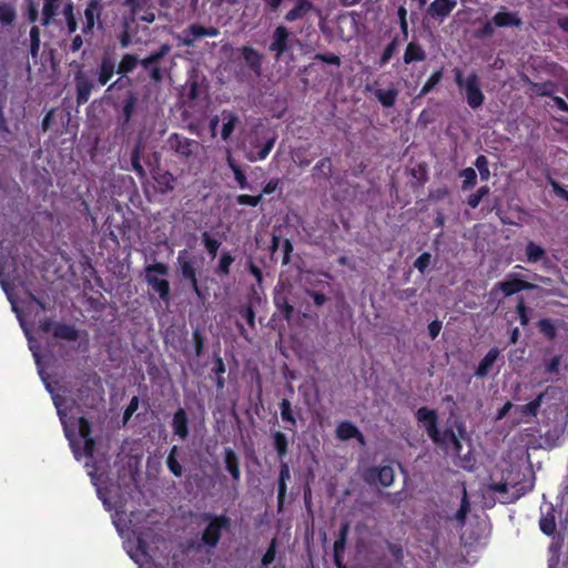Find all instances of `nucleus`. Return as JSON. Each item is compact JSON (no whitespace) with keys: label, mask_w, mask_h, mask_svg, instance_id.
Here are the masks:
<instances>
[{"label":"nucleus","mask_w":568,"mask_h":568,"mask_svg":"<svg viewBox=\"0 0 568 568\" xmlns=\"http://www.w3.org/2000/svg\"><path fill=\"white\" fill-rule=\"evenodd\" d=\"M172 430L181 440H185L189 436V418L184 408H178L172 418Z\"/></svg>","instance_id":"nucleus-18"},{"label":"nucleus","mask_w":568,"mask_h":568,"mask_svg":"<svg viewBox=\"0 0 568 568\" xmlns=\"http://www.w3.org/2000/svg\"><path fill=\"white\" fill-rule=\"evenodd\" d=\"M516 313L518 314L520 324L523 326H526L529 323V316H528V307L526 306V303L523 297H519L518 303L516 305Z\"/></svg>","instance_id":"nucleus-62"},{"label":"nucleus","mask_w":568,"mask_h":568,"mask_svg":"<svg viewBox=\"0 0 568 568\" xmlns=\"http://www.w3.org/2000/svg\"><path fill=\"white\" fill-rule=\"evenodd\" d=\"M201 30L200 23H191L186 29L182 31V33L176 34L175 39L178 40L179 45L193 47L196 40L202 38V33H199Z\"/></svg>","instance_id":"nucleus-21"},{"label":"nucleus","mask_w":568,"mask_h":568,"mask_svg":"<svg viewBox=\"0 0 568 568\" xmlns=\"http://www.w3.org/2000/svg\"><path fill=\"white\" fill-rule=\"evenodd\" d=\"M535 287V284L526 282L519 278L517 274L511 273L507 276V280L498 282L494 288L500 290L505 296H511L520 291L532 290Z\"/></svg>","instance_id":"nucleus-13"},{"label":"nucleus","mask_w":568,"mask_h":568,"mask_svg":"<svg viewBox=\"0 0 568 568\" xmlns=\"http://www.w3.org/2000/svg\"><path fill=\"white\" fill-rule=\"evenodd\" d=\"M290 38L291 33L285 26H277L273 31L268 50L274 52L276 60H278L284 53L292 50Z\"/></svg>","instance_id":"nucleus-10"},{"label":"nucleus","mask_w":568,"mask_h":568,"mask_svg":"<svg viewBox=\"0 0 568 568\" xmlns=\"http://www.w3.org/2000/svg\"><path fill=\"white\" fill-rule=\"evenodd\" d=\"M225 468L234 481L241 478L240 460L235 452L231 447L224 448Z\"/></svg>","instance_id":"nucleus-25"},{"label":"nucleus","mask_w":568,"mask_h":568,"mask_svg":"<svg viewBox=\"0 0 568 568\" xmlns=\"http://www.w3.org/2000/svg\"><path fill=\"white\" fill-rule=\"evenodd\" d=\"M430 253L424 252L415 260L414 267L417 268L420 273H425V271L430 264Z\"/></svg>","instance_id":"nucleus-63"},{"label":"nucleus","mask_w":568,"mask_h":568,"mask_svg":"<svg viewBox=\"0 0 568 568\" xmlns=\"http://www.w3.org/2000/svg\"><path fill=\"white\" fill-rule=\"evenodd\" d=\"M115 73L116 49L114 44H108L102 48L95 69L92 71L93 79H90L82 70L74 74L77 103L79 105L85 104L95 85H106Z\"/></svg>","instance_id":"nucleus-1"},{"label":"nucleus","mask_w":568,"mask_h":568,"mask_svg":"<svg viewBox=\"0 0 568 568\" xmlns=\"http://www.w3.org/2000/svg\"><path fill=\"white\" fill-rule=\"evenodd\" d=\"M168 145L179 158L190 160L195 156L199 142L179 133H172L168 139Z\"/></svg>","instance_id":"nucleus-7"},{"label":"nucleus","mask_w":568,"mask_h":568,"mask_svg":"<svg viewBox=\"0 0 568 568\" xmlns=\"http://www.w3.org/2000/svg\"><path fill=\"white\" fill-rule=\"evenodd\" d=\"M459 176L464 179L462 189L469 190L477 183V173L473 168L463 169L459 172Z\"/></svg>","instance_id":"nucleus-44"},{"label":"nucleus","mask_w":568,"mask_h":568,"mask_svg":"<svg viewBox=\"0 0 568 568\" xmlns=\"http://www.w3.org/2000/svg\"><path fill=\"white\" fill-rule=\"evenodd\" d=\"M273 302L276 311L280 312L286 321H291L294 314V306L290 303L284 291L275 290Z\"/></svg>","instance_id":"nucleus-22"},{"label":"nucleus","mask_w":568,"mask_h":568,"mask_svg":"<svg viewBox=\"0 0 568 568\" xmlns=\"http://www.w3.org/2000/svg\"><path fill=\"white\" fill-rule=\"evenodd\" d=\"M499 356V351L496 347H493L488 351V353L484 356V358L479 362L475 375L477 377H485L489 371L491 369L493 365L497 361Z\"/></svg>","instance_id":"nucleus-28"},{"label":"nucleus","mask_w":568,"mask_h":568,"mask_svg":"<svg viewBox=\"0 0 568 568\" xmlns=\"http://www.w3.org/2000/svg\"><path fill=\"white\" fill-rule=\"evenodd\" d=\"M474 164L479 172L481 181H488L490 178L488 159L485 155L480 154L476 158Z\"/></svg>","instance_id":"nucleus-49"},{"label":"nucleus","mask_w":568,"mask_h":568,"mask_svg":"<svg viewBox=\"0 0 568 568\" xmlns=\"http://www.w3.org/2000/svg\"><path fill=\"white\" fill-rule=\"evenodd\" d=\"M201 239L207 254L214 258L217 255L221 242L217 239L211 236L207 231L202 233Z\"/></svg>","instance_id":"nucleus-41"},{"label":"nucleus","mask_w":568,"mask_h":568,"mask_svg":"<svg viewBox=\"0 0 568 568\" xmlns=\"http://www.w3.org/2000/svg\"><path fill=\"white\" fill-rule=\"evenodd\" d=\"M281 417L283 422L288 423L291 426L287 427L290 430H294L297 426V422L292 408V404L287 398H283L280 404Z\"/></svg>","instance_id":"nucleus-36"},{"label":"nucleus","mask_w":568,"mask_h":568,"mask_svg":"<svg viewBox=\"0 0 568 568\" xmlns=\"http://www.w3.org/2000/svg\"><path fill=\"white\" fill-rule=\"evenodd\" d=\"M222 120H223V126L221 131V136L224 141H227L230 136L232 135L236 124L239 123L240 119L236 113H234L231 110H223L222 111Z\"/></svg>","instance_id":"nucleus-29"},{"label":"nucleus","mask_w":568,"mask_h":568,"mask_svg":"<svg viewBox=\"0 0 568 568\" xmlns=\"http://www.w3.org/2000/svg\"><path fill=\"white\" fill-rule=\"evenodd\" d=\"M418 423L423 424L426 429L427 435L432 440H437V436L439 435V429L437 426L438 416L436 410L428 409L427 407H420L415 414Z\"/></svg>","instance_id":"nucleus-14"},{"label":"nucleus","mask_w":568,"mask_h":568,"mask_svg":"<svg viewBox=\"0 0 568 568\" xmlns=\"http://www.w3.org/2000/svg\"><path fill=\"white\" fill-rule=\"evenodd\" d=\"M17 17L14 8L9 3H0V23L11 24Z\"/></svg>","instance_id":"nucleus-46"},{"label":"nucleus","mask_w":568,"mask_h":568,"mask_svg":"<svg viewBox=\"0 0 568 568\" xmlns=\"http://www.w3.org/2000/svg\"><path fill=\"white\" fill-rule=\"evenodd\" d=\"M315 174H323L325 179H328L332 174V162L328 156L320 160L313 168Z\"/></svg>","instance_id":"nucleus-52"},{"label":"nucleus","mask_w":568,"mask_h":568,"mask_svg":"<svg viewBox=\"0 0 568 568\" xmlns=\"http://www.w3.org/2000/svg\"><path fill=\"white\" fill-rule=\"evenodd\" d=\"M495 28H497L494 23L493 18L487 20L481 28L475 31V38L477 39H488L491 38L495 33Z\"/></svg>","instance_id":"nucleus-51"},{"label":"nucleus","mask_w":568,"mask_h":568,"mask_svg":"<svg viewBox=\"0 0 568 568\" xmlns=\"http://www.w3.org/2000/svg\"><path fill=\"white\" fill-rule=\"evenodd\" d=\"M60 0H44L42 8L41 24L47 27L51 23V20L57 16L59 10Z\"/></svg>","instance_id":"nucleus-37"},{"label":"nucleus","mask_w":568,"mask_h":568,"mask_svg":"<svg viewBox=\"0 0 568 568\" xmlns=\"http://www.w3.org/2000/svg\"><path fill=\"white\" fill-rule=\"evenodd\" d=\"M539 527L545 535L551 536L556 530L555 517L552 515L541 517Z\"/></svg>","instance_id":"nucleus-54"},{"label":"nucleus","mask_w":568,"mask_h":568,"mask_svg":"<svg viewBox=\"0 0 568 568\" xmlns=\"http://www.w3.org/2000/svg\"><path fill=\"white\" fill-rule=\"evenodd\" d=\"M237 312L246 321L251 328L255 327V312L252 304L241 306Z\"/></svg>","instance_id":"nucleus-55"},{"label":"nucleus","mask_w":568,"mask_h":568,"mask_svg":"<svg viewBox=\"0 0 568 568\" xmlns=\"http://www.w3.org/2000/svg\"><path fill=\"white\" fill-rule=\"evenodd\" d=\"M123 29L118 36L119 45L121 49H126L132 44V30L129 21H124L122 24Z\"/></svg>","instance_id":"nucleus-47"},{"label":"nucleus","mask_w":568,"mask_h":568,"mask_svg":"<svg viewBox=\"0 0 568 568\" xmlns=\"http://www.w3.org/2000/svg\"><path fill=\"white\" fill-rule=\"evenodd\" d=\"M464 91L469 108L476 110L483 105L485 95L479 87V78L475 72L466 78Z\"/></svg>","instance_id":"nucleus-8"},{"label":"nucleus","mask_w":568,"mask_h":568,"mask_svg":"<svg viewBox=\"0 0 568 568\" xmlns=\"http://www.w3.org/2000/svg\"><path fill=\"white\" fill-rule=\"evenodd\" d=\"M397 90L388 89V90H377L375 92V97L379 101V103L385 108H390L395 104L397 99Z\"/></svg>","instance_id":"nucleus-43"},{"label":"nucleus","mask_w":568,"mask_h":568,"mask_svg":"<svg viewBox=\"0 0 568 568\" xmlns=\"http://www.w3.org/2000/svg\"><path fill=\"white\" fill-rule=\"evenodd\" d=\"M171 51L169 43H163L158 50L152 51L149 55L141 59V67L148 72L149 78L154 83H161L164 79V70L160 67L161 60Z\"/></svg>","instance_id":"nucleus-5"},{"label":"nucleus","mask_w":568,"mask_h":568,"mask_svg":"<svg viewBox=\"0 0 568 568\" xmlns=\"http://www.w3.org/2000/svg\"><path fill=\"white\" fill-rule=\"evenodd\" d=\"M144 272L145 282L149 287L159 295L162 302L168 304L171 301L170 282L166 278L159 277L158 275H168L169 266L163 262H155L148 264L144 267Z\"/></svg>","instance_id":"nucleus-4"},{"label":"nucleus","mask_w":568,"mask_h":568,"mask_svg":"<svg viewBox=\"0 0 568 568\" xmlns=\"http://www.w3.org/2000/svg\"><path fill=\"white\" fill-rule=\"evenodd\" d=\"M276 545H277V540H276V538H273L271 540L265 554L262 557V560H261L262 566L267 567L274 561L275 556H276Z\"/></svg>","instance_id":"nucleus-57"},{"label":"nucleus","mask_w":568,"mask_h":568,"mask_svg":"<svg viewBox=\"0 0 568 568\" xmlns=\"http://www.w3.org/2000/svg\"><path fill=\"white\" fill-rule=\"evenodd\" d=\"M532 93L537 97H552L557 91V84L547 80L544 82H530Z\"/></svg>","instance_id":"nucleus-35"},{"label":"nucleus","mask_w":568,"mask_h":568,"mask_svg":"<svg viewBox=\"0 0 568 568\" xmlns=\"http://www.w3.org/2000/svg\"><path fill=\"white\" fill-rule=\"evenodd\" d=\"M398 47V38L395 37L392 39V41L385 47L381 58H379V61H378V64L379 67H384L385 64H387L389 62V60L392 59V57L394 55L396 49Z\"/></svg>","instance_id":"nucleus-48"},{"label":"nucleus","mask_w":568,"mask_h":568,"mask_svg":"<svg viewBox=\"0 0 568 568\" xmlns=\"http://www.w3.org/2000/svg\"><path fill=\"white\" fill-rule=\"evenodd\" d=\"M539 333L548 341H554L557 337V327L552 320L541 318L537 323Z\"/></svg>","instance_id":"nucleus-38"},{"label":"nucleus","mask_w":568,"mask_h":568,"mask_svg":"<svg viewBox=\"0 0 568 568\" xmlns=\"http://www.w3.org/2000/svg\"><path fill=\"white\" fill-rule=\"evenodd\" d=\"M67 31L73 34L78 30V22L73 13L72 4H68L64 9Z\"/></svg>","instance_id":"nucleus-53"},{"label":"nucleus","mask_w":568,"mask_h":568,"mask_svg":"<svg viewBox=\"0 0 568 568\" xmlns=\"http://www.w3.org/2000/svg\"><path fill=\"white\" fill-rule=\"evenodd\" d=\"M101 0H89L84 9V23L82 26L83 34H91L95 24L98 28H102L101 13H102Z\"/></svg>","instance_id":"nucleus-9"},{"label":"nucleus","mask_w":568,"mask_h":568,"mask_svg":"<svg viewBox=\"0 0 568 568\" xmlns=\"http://www.w3.org/2000/svg\"><path fill=\"white\" fill-rule=\"evenodd\" d=\"M556 393V388L554 386H547L545 390L540 392L532 400L525 405L516 406V412L526 418L537 417L541 407V404L547 397H552Z\"/></svg>","instance_id":"nucleus-11"},{"label":"nucleus","mask_w":568,"mask_h":568,"mask_svg":"<svg viewBox=\"0 0 568 568\" xmlns=\"http://www.w3.org/2000/svg\"><path fill=\"white\" fill-rule=\"evenodd\" d=\"M141 159H142V146L140 143H138L131 152V165H132V170L138 174V176L144 178L145 170L141 164Z\"/></svg>","instance_id":"nucleus-42"},{"label":"nucleus","mask_w":568,"mask_h":568,"mask_svg":"<svg viewBox=\"0 0 568 568\" xmlns=\"http://www.w3.org/2000/svg\"><path fill=\"white\" fill-rule=\"evenodd\" d=\"M178 453H179V448H178V446L174 445L170 449V453H169V455L166 457V466H168L169 470L175 477H181L182 474H183V467H182V465L178 460Z\"/></svg>","instance_id":"nucleus-39"},{"label":"nucleus","mask_w":568,"mask_h":568,"mask_svg":"<svg viewBox=\"0 0 568 568\" xmlns=\"http://www.w3.org/2000/svg\"><path fill=\"white\" fill-rule=\"evenodd\" d=\"M141 65V59L135 53H124L121 59L116 60V74L129 75L138 65Z\"/></svg>","instance_id":"nucleus-23"},{"label":"nucleus","mask_w":568,"mask_h":568,"mask_svg":"<svg viewBox=\"0 0 568 568\" xmlns=\"http://www.w3.org/2000/svg\"><path fill=\"white\" fill-rule=\"evenodd\" d=\"M456 4V0H434L427 8V16L442 23L449 17Z\"/></svg>","instance_id":"nucleus-15"},{"label":"nucleus","mask_w":568,"mask_h":568,"mask_svg":"<svg viewBox=\"0 0 568 568\" xmlns=\"http://www.w3.org/2000/svg\"><path fill=\"white\" fill-rule=\"evenodd\" d=\"M562 356L556 355L545 364V372L549 375H557L561 364Z\"/></svg>","instance_id":"nucleus-64"},{"label":"nucleus","mask_w":568,"mask_h":568,"mask_svg":"<svg viewBox=\"0 0 568 568\" xmlns=\"http://www.w3.org/2000/svg\"><path fill=\"white\" fill-rule=\"evenodd\" d=\"M275 143V138H270L265 141V143L260 146V141L257 139L251 141V145L253 149H258L256 153L250 152L247 159L252 162L262 161L267 158L270 152L272 151Z\"/></svg>","instance_id":"nucleus-26"},{"label":"nucleus","mask_w":568,"mask_h":568,"mask_svg":"<svg viewBox=\"0 0 568 568\" xmlns=\"http://www.w3.org/2000/svg\"><path fill=\"white\" fill-rule=\"evenodd\" d=\"M314 59L316 61H321L323 63L332 64V65H336V67H339L342 63L341 58L337 54L331 53V52L317 53V54H315Z\"/></svg>","instance_id":"nucleus-61"},{"label":"nucleus","mask_w":568,"mask_h":568,"mask_svg":"<svg viewBox=\"0 0 568 568\" xmlns=\"http://www.w3.org/2000/svg\"><path fill=\"white\" fill-rule=\"evenodd\" d=\"M313 10V3L310 0H296L294 7L285 14L287 22L301 20Z\"/></svg>","instance_id":"nucleus-24"},{"label":"nucleus","mask_w":568,"mask_h":568,"mask_svg":"<svg viewBox=\"0 0 568 568\" xmlns=\"http://www.w3.org/2000/svg\"><path fill=\"white\" fill-rule=\"evenodd\" d=\"M291 478V470L288 463L284 459L280 462V473H278V479H277V506L278 510H282L286 491H287V485L286 481Z\"/></svg>","instance_id":"nucleus-19"},{"label":"nucleus","mask_w":568,"mask_h":568,"mask_svg":"<svg viewBox=\"0 0 568 568\" xmlns=\"http://www.w3.org/2000/svg\"><path fill=\"white\" fill-rule=\"evenodd\" d=\"M237 51L240 52L248 70L254 74L255 78H260L263 73V53L251 45H242L237 49Z\"/></svg>","instance_id":"nucleus-12"},{"label":"nucleus","mask_w":568,"mask_h":568,"mask_svg":"<svg viewBox=\"0 0 568 568\" xmlns=\"http://www.w3.org/2000/svg\"><path fill=\"white\" fill-rule=\"evenodd\" d=\"M336 437L339 440L357 439L361 444L365 443V438L361 430L352 422H341L336 427Z\"/></svg>","instance_id":"nucleus-20"},{"label":"nucleus","mask_w":568,"mask_h":568,"mask_svg":"<svg viewBox=\"0 0 568 568\" xmlns=\"http://www.w3.org/2000/svg\"><path fill=\"white\" fill-rule=\"evenodd\" d=\"M397 18H398V22H399L400 32L403 34V39L407 40V38H408L407 10L404 6L398 7Z\"/></svg>","instance_id":"nucleus-56"},{"label":"nucleus","mask_w":568,"mask_h":568,"mask_svg":"<svg viewBox=\"0 0 568 568\" xmlns=\"http://www.w3.org/2000/svg\"><path fill=\"white\" fill-rule=\"evenodd\" d=\"M368 473L374 475L383 487H389L394 483L395 473L392 466L372 467Z\"/></svg>","instance_id":"nucleus-32"},{"label":"nucleus","mask_w":568,"mask_h":568,"mask_svg":"<svg viewBox=\"0 0 568 568\" xmlns=\"http://www.w3.org/2000/svg\"><path fill=\"white\" fill-rule=\"evenodd\" d=\"M525 251H526V257H527L526 261L528 263H537L542 260H547L546 250L532 241H529L527 243Z\"/></svg>","instance_id":"nucleus-34"},{"label":"nucleus","mask_w":568,"mask_h":568,"mask_svg":"<svg viewBox=\"0 0 568 568\" xmlns=\"http://www.w3.org/2000/svg\"><path fill=\"white\" fill-rule=\"evenodd\" d=\"M493 20L497 28H520L523 26V20L518 12L508 11L504 6L493 16Z\"/></svg>","instance_id":"nucleus-17"},{"label":"nucleus","mask_w":568,"mask_h":568,"mask_svg":"<svg viewBox=\"0 0 568 568\" xmlns=\"http://www.w3.org/2000/svg\"><path fill=\"white\" fill-rule=\"evenodd\" d=\"M271 437L278 462H282L288 454V438L284 433L280 430L272 433Z\"/></svg>","instance_id":"nucleus-30"},{"label":"nucleus","mask_w":568,"mask_h":568,"mask_svg":"<svg viewBox=\"0 0 568 568\" xmlns=\"http://www.w3.org/2000/svg\"><path fill=\"white\" fill-rule=\"evenodd\" d=\"M138 104V94L133 90H129L125 94V98L121 105V111L119 115L120 125L122 129H125L135 112V108Z\"/></svg>","instance_id":"nucleus-16"},{"label":"nucleus","mask_w":568,"mask_h":568,"mask_svg":"<svg viewBox=\"0 0 568 568\" xmlns=\"http://www.w3.org/2000/svg\"><path fill=\"white\" fill-rule=\"evenodd\" d=\"M200 518L206 523L201 534V545L213 549L219 545L223 531L230 529L231 518L224 514L215 515L211 513H203Z\"/></svg>","instance_id":"nucleus-3"},{"label":"nucleus","mask_w":568,"mask_h":568,"mask_svg":"<svg viewBox=\"0 0 568 568\" xmlns=\"http://www.w3.org/2000/svg\"><path fill=\"white\" fill-rule=\"evenodd\" d=\"M176 265L180 281L190 286L199 301L204 302L207 297V292L200 286L195 257L187 250H181L178 253Z\"/></svg>","instance_id":"nucleus-2"},{"label":"nucleus","mask_w":568,"mask_h":568,"mask_svg":"<svg viewBox=\"0 0 568 568\" xmlns=\"http://www.w3.org/2000/svg\"><path fill=\"white\" fill-rule=\"evenodd\" d=\"M40 50V29L37 26L30 29V54L33 58L38 57Z\"/></svg>","instance_id":"nucleus-50"},{"label":"nucleus","mask_w":568,"mask_h":568,"mask_svg":"<svg viewBox=\"0 0 568 568\" xmlns=\"http://www.w3.org/2000/svg\"><path fill=\"white\" fill-rule=\"evenodd\" d=\"M132 83L133 81L129 75H119V78L115 81L109 84L106 92L122 90L124 88L131 87Z\"/></svg>","instance_id":"nucleus-59"},{"label":"nucleus","mask_w":568,"mask_h":568,"mask_svg":"<svg viewBox=\"0 0 568 568\" xmlns=\"http://www.w3.org/2000/svg\"><path fill=\"white\" fill-rule=\"evenodd\" d=\"M346 541L336 539L333 545V557L336 568H346L343 562V554L345 550Z\"/></svg>","instance_id":"nucleus-45"},{"label":"nucleus","mask_w":568,"mask_h":568,"mask_svg":"<svg viewBox=\"0 0 568 568\" xmlns=\"http://www.w3.org/2000/svg\"><path fill=\"white\" fill-rule=\"evenodd\" d=\"M234 261L235 257L230 251H223L220 255L216 266L214 267V274L220 278L229 276L231 273V266Z\"/></svg>","instance_id":"nucleus-31"},{"label":"nucleus","mask_w":568,"mask_h":568,"mask_svg":"<svg viewBox=\"0 0 568 568\" xmlns=\"http://www.w3.org/2000/svg\"><path fill=\"white\" fill-rule=\"evenodd\" d=\"M443 75H444V69L443 68H439L438 70L434 71L430 74V77L427 79V81L424 83V85L422 87V89H420V91L418 93V98L425 97L430 91H433L434 88L437 84H439V82L442 81Z\"/></svg>","instance_id":"nucleus-40"},{"label":"nucleus","mask_w":568,"mask_h":568,"mask_svg":"<svg viewBox=\"0 0 568 568\" xmlns=\"http://www.w3.org/2000/svg\"><path fill=\"white\" fill-rule=\"evenodd\" d=\"M262 202V194L248 195L240 194L236 196V203L240 205L257 206Z\"/></svg>","instance_id":"nucleus-60"},{"label":"nucleus","mask_w":568,"mask_h":568,"mask_svg":"<svg viewBox=\"0 0 568 568\" xmlns=\"http://www.w3.org/2000/svg\"><path fill=\"white\" fill-rule=\"evenodd\" d=\"M426 59V52L424 48L415 41H412L407 44L405 52H404V63L410 64L413 62H420Z\"/></svg>","instance_id":"nucleus-27"},{"label":"nucleus","mask_w":568,"mask_h":568,"mask_svg":"<svg viewBox=\"0 0 568 568\" xmlns=\"http://www.w3.org/2000/svg\"><path fill=\"white\" fill-rule=\"evenodd\" d=\"M192 339L194 344L195 355L200 357L204 351L205 337L203 336L202 332L196 328L192 333Z\"/></svg>","instance_id":"nucleus-58"},{"label":"nucleus","mask_w":568,"mask_h":568,"mask_svg":"<svg viewBox=\"0 0 568 568\" xmlns=\"http://www.w3.org/2000/svg\"><path fill=\"white\" fill-rule=\"evenodd\" d=\"M433 442L440 446L452 445L456 453H459V450L462 449V444L452 428H446L443 432L439 430L437 440Z\"/></svg>","instance_id":"nucleus-33"},{"label":"nucleus","mask_w":568,"mask_h":568,"mask_svg":"<svg viewBox=\"0 0 568 568\" xmlns=\"http://www.w3.org/2000/svg\"><path fill=\"white\" fill-rule=\"evenodd\" d=\"M39 331L42 333H52L54 338L68 342H75L79 338V331L75 326L54 322L51 318L40 321Z\"/></svg>","instance_id":"nucleus-6"}]
</instances>
